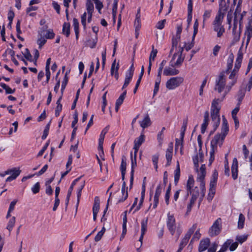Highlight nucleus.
Returning <instances> with one entry per match:
<instances>
[{
  "label": "nucleus",
  "mask_w": 252,
  "mask_h": 252,
  "mask_svg": "<svg viewBox=\"0 0 252 252\" xmlns=\"http://www.w3.org/2000/svg\"><path fill=\"white\" fill-rule=\"evenodd\" d=\"M222 101L220 98H215L212 102L211 107V118L213 122L214 131H215L220 124V111L221 108L219 103Z\"/></svg>",
  "instance_id": "obj_1"
},
{
  "label": "nucleus",
  "mask_w": 252,
  "mask_h": 252,
  "mask_svg": "<svg viewBox=\"0 0 252 252\" xmlns=\"http://www.w3.org/2000/svg\"><path fill=\"white\" fill-rule=\"evenodd\" d=\"M84 186H85V182H84L83 184L82 185H81V187L79 188V189H78L77 193V205H78V204L79 203L80 198L81 196L82 190L84 188Z\"/></svg>",
  "instance_id": "obj_55"
},
{
  "label": "nucleus",
  "mask_w": 252,
  "mask_h": 252,
  "mask_svg": "<svg viewBox=\"0 0 252 252\" xmlns=\"http://www.w3.org/2000/svg\"><path fill=\"white\" fill-rule=\"evenodd\" d=\"M86 8L88 13H93L94 9V4L91 0H87L86 3Z\"/></svg>",
  "instance_id": "obj_42"
},
{
  "label": "nucleus",
  "mask_w": 252,
  "mask_h": 252,
  "mask_svg": "<svg viewBox=\"0 0 252 252\" xmlns=\"http://www.w3.org/2000/svg\"><path fill=\"white\" fill-rule=\"evenodd\" d=\"M216 189H209V192L208 195V200L210 201L212 200L215 194Z\"/></svg>",
  "instance_id": "obj_57"
},
{
  "label": "nucleus",
  "mask_w": 252,
  "mask_h": 252,
  "mask_svg": "<svg viewBox=\"0 0 252 252\" xmlns=\"http://www.w3.org/2000/svg\"><path fill=\"white\" fill-rule=\"evenodd\" d=\"M145 141V135L141 133L139 137L136 138L134 141V147L135 153H137L140 146Z\"/></svg>",
  "instance_id": "obj_11"
},
{
  "label": "nucleus",
  "mask_w": 252,
  "mask_h": 252,
  "mask_svg": "<svg viewBox=\"0 0 252 252\" xmlns=\"http://www.w3.org/2000/svg\"><path fill=\"white\" fill-rule=\"evenodd\" d=\"M70 27L69 23H64L63 26V33L64 34L66 37L70 34Z\"/></svg>",
  "instance_id": "obj_30"
},
{
  "label": "nucleus",
  "mask_w": 252,
  "mask_h": 252,
  "mask_svg": "<svg viewBox=\"0 0 252 252\" xmlns=\"http://www.w3.org/2000/svg\"><path fill=\"white\" fill-rule=\"evenodd\" d=\"M171 145H169L166 151V158L167 160V163L166 164V166H169L171 164L172 155H173V144L172 143H170Z\"/></svg>",
  "instance_id": "obj_12"
},
{
  "label": "nucleus",
  "mask_w": 252,
  "mask_h": 252,
  "mask_svg": "<svg viewBox=\"0 0 252 252\" xmlns=\"http://www.w3.org/2000/svg\"><path fill=\"white\" fill-rule=\"evenodd\" d=\"M232 19V10H230L228 12L227 15V24L229 25V27H231V22Z\"/></svg>",
  "instance_id": "obj_62"
},
{
  "label": "nucleus",
  "mask_w": 252,
  "mask_h": 252,
  "mask_svg": "<svg viewBox=\"0 0 252 252\" xmlns=\"http://www.w3.org/2000/svg\"><path fill=\"white\" fill-rule=\"evenodd\" d=\"M241 4H242V0H239L238 3H237L236 8L235 12H234V27L233 28V32H234V31L236 30V29L237 23V15H239L241 13Z\"/></svg>",
  "instance_id": "obj_15"
},
{
  "label": "nucleus",
  "mask_w": 252,
  "mask_h": 252,
  "mask_svg": "<svg viewBox=\"0 0 252 252\" xmlns=\"http://www.w3.org/2000/svg\"><path fill=\"white\" fill-rule=\"evenodd\" d=\"M180 177V168L179 162H177V165L176 169L175 170L174 173V183L175 185H177Z\"/></svg>",
  "instance_id": "obj_25"
},
{
  "label": "nucleus",
  "mask_w": 252,
  "mask_h": 252,
  "mask_svg": "<svg viewBox=\"0 0 252 252\" xmlns=\"http://www.w3.org/2000/svg\"><path fill=\"white\" fill-rule=\"evenodd\" d=\"M55 34L53 32V30H48L46 31V34L45 36L47 39H53L55 36Z\"/></svg>",
  "instance_id": "obj_51"
},
{
  "label": "nucleus",
  "mask_w": 252,
  "mask_h": 252,
  "mask_svg": "<svg viewBox=\"0 0 252 252\" xmlns=\"http://www.w3.org/2000/svg\"><path fill=\"white\" fill-rule=\"evenodd\" d=\"M167 227L171 234L173 235L176 229L175 219L174 216L170 215L169 213L167 215Z\"/></svg>",
  "instance_id": "obj_7"
},
{
  "label": "nucleus",
  "mask_w": 252,
  "mask_h": 252,
  "mask_svg": "<svg viewBox=\"0 0 252 252\" xmlns=\"http://www.w3.org/2000/svg\"><path fill=\"white\" fill-rule=\"evenodd\" d=\"M118 1L119 0H114L113 5L112 8V15L114 20V23H115L116 21L115 19L116 18Z\"/></svg>",
  "instance_id": "obj_31"
},
{
  "label": "nucleus",
  "mask_w": 252,
  "mask_h": 252,
  "mask_svg": "<svg viewBox=\"0 0 252 252\" xmlns=\"http://www.w3.org/2000/svg\"><path fill=\"white\" fill-rule=\"evenodd\" d=\"M224 15L225 14L224 12H220V11H218V13L216 15L213 23L222 24Z\"/></svg>",
  "instance_id": "obj_28"
},
{
  "label": "nucleus",
  "mask_w": 252,
  "mask_h": 252,
  "mask_svg": "<svg viewBox=\"0 0 252 252\" xmlns=\"http://www.w3.org/2000/svg\"><path fill=\"white\" fill-rule=\"evenodd\" d=\"M165 22H166L165 19H163L162 20H161V21L158 22L156 25L157 28L160 29V30L162 29L164 27Z\"/></svg>",
  "instance_id": "obj_58"
},
{
  "label": "nucleus",
  "mask_w": 252,
  "mask_h": 252,
  "mask_svg": "<svg viewBox=\"0 0 252 252\" xmlns=\"http://www.w3.org/2000/svg\"><path fill=\"white\" fill-rule=\"evenodd\" d=\"M118 69L119 64L118 63L117 65L116 66V60H115L111 65V74L112 76H114V77L116 79H118L119 77Z\"/></svg>",
  "instance_id": "obj_21"
},
{
  "label": "nucleus",
  "mask_w": 252,
  "mask_h": 252,
  "mask_svg": "<svg viewBox=\"0 0 252 252\" xmlns=\"http://www.w3.org/2000/svg\"><path fill=\"white\" fill-rule=\"evenodd\" d=\"M94 3L95 4L96 8L98 10V12L101 13V9L103 6L102 3L99 0L94 1Z\"/></svg>",
  "instance_id": "obj_59"
},
{
  "label": "nucleus",
  "mask_w": 252,
  "mask_h": 252,
  "mask_svg": "<svg viewBox=\"0 0 252 252\" xmlns=\"http://www.w3.org/2000/svg\"><path fill=\"white\" fill-rule=\"evenodd\" d=\"M228 131H229V127L228 126H222L221 133H218L215 135L214 137H215L216 136L219 135L218 144L220 146V147H221V146L222 145L223 142L224 140L225 136L227 134Z\"/></svg>",
  "instance_id": "obj_9"
},
{
  "label": "nucleus",
  "mask_w": 252,
  "mask_h": 252,
  "mask_svg": "<svg viewBox=\"0 0 252 252\" xmlns=\"http://www.w3.org/2000/svg\"><path fill=\"white\" fill-rule=\"evenodd\" d=\"M134 71V67L133 63H132L129 69L126 72L125 79H131L133 76Z\"/></svg>",
  "instance_id": "obj_34"
},
{
  "label": "nucleus",
  "mask_w": 252,
  "mask_h": 252,
  "mask_svg": "<svg viewBox=\"0 0 252 252\" xmlns=\"http://www.w3.org/2000/svg\"><path fill=\"white\" fill-rule=\"evenodd\" d=\"M245 218L242 214H240L238 221V228L242 229L244 227Z\"/></svg>",
  "instance_id": "obj_32"
},
{
  "label": "nucleus",
  "mask_w": 252,
  "mask_h": 252,
  "mask_svg": "<svg viewBox=\"0 0 252 252\" xmlns=\"http://www.w3.org/2000/svg\"><path fill=\"white\" fill-rule=\"evenodd\" d=\"M182 83V80H168L166 83L167 88L169 90L174 89Z\"/></svg>",
  "instance_id": "obj_13"
},
{
  "label": "nucleus",
  "mask_w": 252,
  "mask_h": 252,
  "mask_svg": "<svg viewBox=\"0 0 252 252\" xmlns=\"http://www.w3.org/2000/svg\"><path fill=\"white\" fill-rule=\"evenodd\" d=\"M135 32H137L141 28L140 18H136L134 21Z\"/></svg>",
  "instance_id": "obj_48"
},
{
  "label": "nucleus",
  "mask_w": 252,
  "mask_h": 252,
  "mask_svg": "<svg viewBox=\"0 0 252 252\" xmlns=\"http://www.w3.org/2000/svg\"><path fill=\"white\" fill-rule=\"evenodd\" d=\"M158 53V51L157 49H154V46H152V51L151 52L150 57H149V63H152V60L154 61L155 58H156L157 54Z\"/></svg>",
  "instance_id": "obj_47"
},
{
  "label": "nucleus",
  "mask_w": 252,
  "mask_h": 252,
  "mask_svg": "<svg viewBox=\"0 0 252 252\" xmlns=\"http://www.w3.org/2000/svg\"><path fill=\"white\" fill-rule=\"evenodd\" d=\"M126 162L125 157H123L122 159L120 169L121 172H126Z\"/></svg>",
  "instance_id": "obj_49"
},
{
  "label": "nucleus",
  "mask_w": 252,
  "mask_h": 252,
  "mask_svg": "<svg viewBox=\"0 0 252 252\" xmlns=\"http://www.w3.org/2000/svg\"><path fill=\"white\" fill-rule=\"evenodd\" d=\"M73 27H74V30L75 33V36L76 39L78 38L79 36V22L78 21V20L76 18H73Z\"/></svg>",
  "instance_id": "obj_29"
},
{
  "label": "nucleus",
  "mask_w": 252,
  "mask_h": 252,
  "mask_svg": "<svg viewBox=\"0 0 252 252\" xmlns=\"http://www.w3.org/2000/svg\"><path fill=\"white\" fill-rule=\"evenodd\" d=\"M167 63V61L165 60H163L161 63L159 64V66L158 69V73L157 75L158 78H161V75L162 72V70L164 68V66L166 65Z\"/></svg>",
  "instance_id": "obj_35"
},
{
  "label": "nucleus",
  "mask_w": 252,
  "mask_h": 252,
  "mask_svg": "<svg viewBox=\"0 0 252 252\" xmlns=\"http://www.w3.org/2000/svg\"><path fill=\"white\" fill-rule=\"evenodd\" d=\"M12 170L13 172L10 174L11 175L6 179V182H11L12 180L15 179L21 173V170L19 169L17 170L16 168H13Z\"/></svg>",
  "instance_id": "obj_22"
},
{
  "label": "nucleus",
  "mask_w": 252,
  "mask_h": 252,
  "mask_svg": "<svg viewBox=\"0 0 252 252\" xmlns=\"http://www.w3.org/2000/svg\"><path fill=\"white\" fill-rule=\"evenodd\" d=\"M221 219L220 218H218L216 220L209 229L210 236H216L220 233L221 229Z\"/></svg>",
  "instance_id": "obj_4"
},
{
  "label": "nucleus",
  "mask_w": 252,
  "mask_h": 252,
  "mask_svg": "<svg viewBox=\"0 0 252 252\" xmlns=\"http://www.w3.org/2000/svg\"><path fill=\"white\" fill-rule=\"evenodd\" d=\"M231 243V242L230 240H227L222 246L220 250L217 252H225L227 250Z\"/></svg>",
  "instance_id": "obj_46"
},
{
  "label": "nucleus",
  "mask_w": 252,
  "mask_h": 252,
  "mask_svg": "<svg viewBox=\"0 0 252 252\" xmlns=\"http://www.w3.org/2000/svg\"><path fill=\"white\" fill-rule=\"evenodd\" d=\"M245 35L247 36V45H248L252 35V26L250 23H249L246 27Z\"/></svg>",
  "instance_id": "obj_24"
},
{
  "label": "nucleus",
  "mask_w": 252,
  "mask_h": 252,
  "mask_svg": "<svg viewBox=\"0 0 252 252\" xmlns=\"http://www.w3.org/2000/svg\"><path fill=\"white\" fill-rule=\"evenodd\" d=\"M197 224L194 223L193 225L189 229L187 233L185 234L184 237L185 238L188 239L189 240L191 236V235L193 233L194 231L196 230L197 228Z\"/></svg>",
  "instance_id": "obj_26"
},
{
  "label": "nucleus",
  "mask_w": 252,
  "mask_h": 252,
  "mask_svg": "<svg viewBox=\"0 0 252 252\" xmlns=\"http://www.w3.org/2000/svg\"><path fill=\"white\" fill-rule=\"evenodd\" d=\"M0 86L5 90V93L6 94H13L15 92V89L12 90L9 86H7L4 83H0Z\"/></svg>",
  "instance_id": "obj_41"
},
{
  "label": "nucleus",
  "mask_w": 252,
  "mask_h": 252,
  "mask_svg": "<svg viewBox=\"0 0 252 252\" xmlns=\"http://www.w3.org/2000/svg\"><path fill=\"white\" fill-rule=\"evenodd\" d=\"M158 158H159V154H155L152 156V161L153 162L155 168L156 170H157V169L158 168Z\"/></svg>",
  "instance_id": "obj_45"
},
{
  "label": "nucleus",
  "mask_w": 252,
  "mask_h": 252,
  "mask_svg": "<svg viewBox=\"0 0 252 252\" xmlns=\"http://www.w3.org/2000/svg\"><path fill=\"white\" fill-rule=\"evenodd\" d=\"M32 190L34 194L39 192L40 190V184L37 182L32 188Z\"/></svg>",
  "instance_id": "obj_56"
},
{
  "label": "nucleus",
  "mask_w": 252,
  "mask_h": 252,
  "mask_svg": "<svg viewBox=\"0 0 252 252\" xmlns=\"http://www.w3.org/2000/svg\"><path fill=\"white\" fill-rule=\"evenodd\" d=\"M51 123V120H50L49 121V122L46 125V126L45 127V129L43 131V133L41 136V138L42 140L45 139L46 138V137H47L48 133H49Z\"/></svg>",
  "instance_id": "obj_36"
},
{
  "label": "nucleus",
  "mask_w": 252,
  "mask_h": 252,
  "mask_svg": "<svg viewBox=\"0 0 252 252\" xmlns=\"http://www.w3.org/2000/svg\"><path fill=\"white\" fill-rule=\"evenodd\" d=\"M245 85L243 83L241 85L240 89L238 93V96H241V99H243L245 95Z\"/></svg>",
  "instance_id": "obj_44"
},
{
  "label": "nucleus",
  "mask_w": 252,
  "mask_h": 252,
  "mask_svg": "<svg viewBox=\"0 0 252 252\" xmlns=\"http://www.w3.org/2000/svg\"><path fill=\"white\" fill-rule=\"evenodd\" d=\"M184 51V47H180L178 53H174L173 57L172 60H174L176 56H178V59L176 62L174 63V65L175 66L180 65L184 60V57H182V53Z\"/></svg>",
  "instance_id": "obj_10"
},
{
  "label": "nucleus",
  "mask_w": 252,
  "mask_h": 252,
  "mask_svg": "<svg viewBox=\"0 0 252 252\" xmlns=\"http://www.w3.org/2000/svg\"><path fill=\"white\" fill-rule=\"evenodd\" d=\"M218 177V173L217 170H215L212 175L210 182V189H216L217 182Z\"/></svg>",
  "instance_id": "obj_20"
},
{
  "label": "nucleus",
  "mask_w": 252,
  "mask_h": 252,
  "mask_svg": "<svg viewBox=\"0 0 252 252\" xmlns=\"http://www.w3.org/2000/svg\"><path fill=\"white\" fill-rule=\"evenodd\" d=\"M194 183V179L193 176L190 175L189 176V178L187 183V188H192L193 187Z\"/></svg>",
  "instance_id": "obj_43"
},
{
  "label": "nucleus",
  "mask_w": 252,
  "mask_h": 252,
  "mask_svg": "<svg viewBox=\"0 0 252 252\" xmlns=\"http://www.w3.org/2000/svg\"><path fill=\"white\" fill-rule=\"evenodd\" d=\"M242 46L239 49L237 54V58L235 63L234 68L231 72V74L229 75V79H233L236 77L237 73L238 72L241 64V63L243 59V54L242 51Z\"/></svg>",
  "instance_id": "obj_3"
},
{
  "label": "nucleus",
  "mask_w": 252,
  "mask_h": 252,
  "mask_svg": "<svg viewBox=\"0 0 252 252\" xmlns=\"http://www.w3.org/2000/svg\"><path fill=\"white\" fill-rule=\"evenodd\" d=\"M162 188L161 185H158L156 189L155 194L154 197V204L153 208L155 209L157 208L158 203L159 197L161 193Z\"/></svg>",
  "instance_id": "obj_16"
},
{
  "label": "nucleus",
  "mask_w": 252,
  "mask_h": 252,
  "mask_svg": "<svg viewBox=\"0 0 252 252\" xmlns=\"http://www.w3.org/2000/svg\"><path fill=\"white\" fill-rule=\"evenodd\" d=\"M48 166L47 164L45 165L38 172L36 173L35 174L37 176H40L42 175L48 169Z\"/></svg>",
  "instance_id": "obj_63"
},
{
  "label": "nucleus",
  "mask_w": 252,
  "mask_h": 252,
  "mask_svg": "<svg viewBox=\"0 0 252 252\" xmlns=\"http://www.w3.org/2000/svg\"><path fill=\"white\" fill-rule=\"evenodd\" d=\"M218 244L216 243H214L212 244L211 247L208 250V252H216Z\"/></svg>",
  "instance_id": "obj_64"
},
{
  "label": "nucleus",
  "mask_w": 252,
  "mask_h": 252,
  "mask_svg": "<svg viewBox=\"0 0 252 252\" xmlns=\"http://www.w3.org/2000/svg\"><path fill=\"white\" fill-rule=\"evenodd\" d=\"M136 155L137 153H135L134 154V157L132 156V152L131 153V169L130 173L133 172V175H134V167L137 166V163H136Z\"/></svg>",
  "instance_id": "obj_27"
},
{
  "label": "nucleus",
  "mask_w": 252,
  "mask_h": 252,
  "mask_svg": "<svg viewBox=\"0 0 252 252\" xmlns=\"http://www.w3.org/2000/svg\"><path fill=\"white\" fill-rule=\"evenodd\" d=\"M109 129V126L105 127L102 131L99 138V143L98 146V150L99 151V156L102 157L104 156V151L103 149V143L104 141V136L106 133L108 132Z\"/></svg>",
  "instance_id": "obj_8"
},
{
  "label": "nucleus",
  "mask_w": 252,
  "mask_h": 252,
  "mask_svg": "<svg viewBox=\"0 0 252 252\" xmlns=\"http://www.w3.org/2000/svg\"><path fill=\"white\" fill-rule=\"evenodd\" d=\"M147 223H148V219L147 218L146 220H143L141 221V234L142 235H144L147 231Z\"/></svg>",
  "instance_id": "obj_37"
},
{
  "label": "nucleus",
  "mask_w": 252,
  "mask_h": 252,
  "mask_svg": "<svg viewBox=\"0 0 252 252\" xmlns=\"http://www.w3.org/2000/svg\"><path fill=\"white\" fill-rule=\"evenodd\" d=\"M248 235H244L242 236H237L236 238V240L242 244L247 240Z\"/></svg>",
  "instance_id": "obj_50"
},
{
  "label": "nucleus",
  "mask_w": 252,
  "mask_h": 252,
  "mask_svg": "<svg viewBox=\"0 0 252 252\" xmlns=\"http://www.w3.org/2000/svg\"><path fill=\"white\" fill-rule=\"evenodd\" d=\"M210 241L209 238H206L202 240L200 242L198 251L199 252H202L207 250L210 245Z\"/></svg>",
  "instance_id": "obj_17"
},
{
  "label": "nucleus",
  "mask_w": 252,
  "mask_h": 252,
  "mask_svg": "<svg viewBox=\"0 0 252 252\" xmlns=\"http://www.w3.org/2000/svg\"><path fill=\"white\" fill-rule=\"evenodd\" d=\"M47 40L41 36L40 38L37 40V44L39 45V48L41 49L42 47L46 43Z\"/></svg>",
  "instance_id": "obj_53"
},
{
  "label": "nucleus",
  "mask_w": 252,
  "mask_h": 252,
  "mask_svg": "<svg viewBox=\"0 0 252 252\" xmlns=\"http://www.w3.org/2000/svg\"><path fill=\"white\" fill-rule=\"evenodd\" d=\"M73 121L72 122L71 127H74V126H76L75 125L78 122V113L76 111H75L74 114L73 115Z\"/></svg>",
  "instance_id": "obj_60"
},
{
  "label": "nucleus",
  "mask_w": 252,
  "mask_h": 252,
  "mask_svg": "<svg viewBox=\"0 0 252 252\" xmlns=\"http://www.w3.org/2000/svg\"><path fill=\"white\" fill-rule=\"evenodd\" d=\"M238 167H231L232 177L234 180L238 177Z\"/></svg>",
  "instance_id": "obj_52"
},
{
  "label": "nucleus",
  "mask_w": 252,
  "mask_h": 252,
  "mask_svg": "<svg viewBox=\"0 0 252 252\" xmlns=\"http://www.w3.org/2000/svg\"><path fill=\"white\" fill-rule=\"evenodd\" d=\"M219 135L214 137L211 141L210 157L209 158V165H211L215 159V153L217 150V146L219 143Z\"/></svg>",
  "instance_id": "obj_5"
},
{
  "label": "nucleus",
  "mask_w": 252,
  "mask_h": 252,
  "mask_svg": "<svg viewBox=\"0 0 252 252\" xmlns=\"http://www.w3.org/2000/svg\"><path fill=\"white\" fill-rule=\"evenodd\" d=\"M86 12H84V14L81 16V23L83 26L84 29H86Z\"/></svg>",
  "instance_id": "obj_61"
},
{
  "label": "nucleus",
  "mask_w": 252,
  "mask_h": 252,
  "mask_svg": "<svg viewBox=\"0 0 252 252\" xmlns=\"http://www.w3.org/2000/svg\"><path fill=\"white\" fill-rule=\"evenodd\" d=\"M122 193L123 194L122 198L119 200L118 203L123 202L127 199L128 197L127 188L124 189L122 188Z\"/></svg>",
  "instance_id": "obj_40"
},
{
  "label": "nucleus",
  "mask_w": 252,
  "mask_h": 252,
  "mask_svg": "<svg viewBox=\"0 0 252 252\" xmlns=\"http://www.w3.org/2000/svg\"><path fill=\"white\" fill-rule=\"evenodd\" d=\"M214 30L217 32V36L220 37L225 31L223 26L220 23H213Z\"/></svg>",
  "instance_id": "obj_19"
},
{
  "label": "nucleus",
  "mask_w": 252,
  "mask_h": 252,
  "mask_svg": "<svg viewBox=\"0 0 252 252\" xmlns=\"http://www.w3.org/2000/svg\"><path fill=\"white\" fill-rule=\"evenodd\" d=\"M140 126L143 128H145L151 125V121L149 116L147 114L143 120L140 122Z\"/></svg>",
  "instance_id": "obj_23"
},
{
  "label": "nucleus",
  "mask_w": 252,
  "mask_h": 252,
  "mask_svg": "<svg viewBox=\"0 0 252 252\" xmlns=\"http://www.w3.org/2000/svg\"><path fill=\"white\" fill-rule=\"evenodd\" d=\"M236 81H233L230 85H226L225 80H216L215 86L214 88L215 91H217L219 93H221L223 91L224 93L223 96L220 99L222 101L225 97L226 94L230 91L231 87L234 85Z\"/></svg>",
  "instance_id": "obj_2"
},
{
  "label": "nucleus",
  "mask_w": 252,
  "mask_h": 252,
  "mask_svg": "<svg viewBox=\"0 0 252 252\" xmlns=\"http://www.w3.org/2000/svg\"><path fill=\"white\" fill-rule=\"evenodd\" d=\"M234 59V55L232 53H231L229 56V58L227 60V69L225 71H222L220 72L219 79H224V78L226 77L225 74H228L230 72V70L231 69L233 65V62Z\"/></svg>",
  "instance_id": "obj_6"
},
{
  "label": "nucleus",
  "mask_w": 252,
  "mask_h": 252,
  "mask_svg": "<svg viewBox=\"0 0 252 252\" xmlns=\"http://www.w3.org/2000/svg\"><path fill=\"white\" fill-rule=\"evenodd\" d=\"M23 54L24 57L29 61H32V56L28 48L25 49V51Z\"/></svg>",
  "instance_id": "obj_54"
},
{
  "label": "nucleus",
  "mask_w": 252,
  "mask_h": 252,
  "mask_svg": "<svg viewBox=\"0 0 252 252\" xmlns=\"http://www.w3.org/2000/svg\"><path fill=\"white\" fill-rule=\"evenodd\" d=\"M179 72V70L174 68V67H165L163 74L164 75L167 76H173L178 74Z\"/></svg>",
  "instance_id": "obj_18"
},
{
  "label": "nucleus",
  "mask_w": 252,
  "mask_h": 252,
  "mask_svg": "<svg viewBox=\"0 0 252 252\" xmlns=\"http://www.w3.org/2000/svg\"><path fill=\"white\" fill-rule=\"evenodd\" d=\"M99 203L100 200L98 196H96L94 198V202L93 207V220L94 221L96 220L97 214L99 210Z\"/></svg>",
  "instance_id": "obj_14"
},
{
  "label": "nucleus",
  "mask_w": 252,
  "mask_h": 252,
  "mask_svg": "<svg viewBox=\"0 0 252 252\" xmlns=\"http://www.w3.org/2000/svg\"><path fill=\"white\" fill-rule=\"evenodd\" d=\"M15 220L16 218L15 217H12L11 219H10L8 222L6 228L10 232L13 227H14L15 223Z\"/></svg>",
  "instance_id": "obj_39"
},
{
  "label": "nucleus",
  "mask_w": 252,
  "mask_h": 252,
  "mask_svg": "<svg viewBox=\"0 0 252 252\" xmlns=\"http://www.w3.org/2000/svg\"><path fill=\"white\" fill-rule=\"evenodd\" d=\"M229 7L228 4H226L224 1V2H219V11H220V12H224L225 13V12H226Z\"/></svg>",
  "instance_id": "obj_33"
},
{
  "label": "nucleus",
  "mask_w": 252,
  "mask_h": 252,
  "mask_svg": "<svg viewBox=\"0 0 252 252\" xmlns=\"http://www.w3.org/2000/svg\"><path fill=\"white\" fill-rule=\"evenodd\" d=\"M180 37L177 38V37L173 36L172 39V48L170 50V53H171L174 47H177L178 42L180 41Z\"/></svg>",
  "instance_id": "obj_38"
}]
</instances>
